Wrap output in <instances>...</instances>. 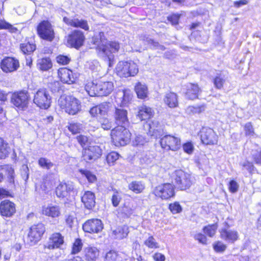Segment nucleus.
Here are the masks:
<instances>
[{"mask_svg":"<svg viewBox=\"0 0 261 261\" xmlns=\"http://www.w3.org/2000/svg\"><path fill=\"white\" fill-rule=\"evenodd\" d=\"M92 42L96 45L98 55L108 62L109 66L112 67L114 63L113 54L119 50V43L116 41H108L103 32H99L95 35L93 37Z\"/></svg>","mask_w":261,"mask_h":261,"instance_id":"nucleus-1","label":"nucleus"},{"mask_svg":"<svg viewBox=\"0 0 261 261\" xmlns=\"http://www.w3.org/2000/svg\"><path fill=\"white\" fill-rule=\"evenodd\" d=\"M85 90L90 96H103L109 95L114 90L112 82L101 79L95 82H89L85 86Z\"/></svg>","mask_w":261,"mask_h":261,"instance_id":"nucleus-2","label":"nucleus"},{"mask_svg":"<svg viewBox=\"0 0 261 261\" xmlns=\"http://www.w3.org/2000/svg\"><path fill=\"white\" fill-rule=\"evenodd\" d=\"M60 107L70 115L76 114L81 110V103L72 96H61L58 99Z\"/></svg>","mask_w":261,"mask_h":261,"instance_id":"nucleus-3","label":"nucleus"},{"mask_svg":"<svg viewBox=\"0 0 261 261\" xmlns=\"http://www.w3.org/2000/svg\"><path fill=\"white\" fill-rule=\"evenodd\" d=\"M131 134L124 126H118L111 130V136L113 143L116 146H124L129 143Z\"/></svg>","mask_w":261,"mask_h":261,"instance_id":"nucleus-4","label":"nucleus"},{"mask_svg":"<svg viewBox=\"0 0 261 261\" xmlns=\"http://www.w3.org/2000/svg\"><path fill=\"white\" fill-rule=\"evenodd\" d=\"M138 71L137 65L132 61H120L115 68L116 73L121 77L134 76L137 74Z\"/></svg>","mask_w":261,"mask_h":261,"instance_id":"nucleus-5","label":"nucleus"},{"mask_svg":"<svg viewBox=\"0 0 261 261\" xmlns=\"http://www.w3.org/2000/svg\"><path fill=\"white\" fill-rule=\"evenodd\" d=\"M173 178L177 188L181 190L189 189L195 181L194 178L182 170H177L173 174Z\"/></svg>","mask_w":261,"mask_h":261,"instance_id":"nucleus-6","label":"nucleus"},{"mask_svg":"<svg viewBox=\"0 0 261 261\" xmlns=\"http://www.w3.org/2000/svg\"><path fill=\"white\" fill-rule=\"evenodd\" d=\"M30 95L26 90L15 91L11 94V103L17 109L25 111L29 106Z\"/></svg>","mask_w":261,"mask_h":261,"instance_id":"nucleus-7","label":"nucleus"},{"mask_svg":"<svg viewBox=\"0 0 261 261\" xmlns=\"http://www.w3.org/2000/svg\"><path fill=\"white\" fill-rule=\"evenodd\" d=\"M51 97L45 88H40L34 93L33 102L42 109H47L50 106Z\"/></svg>","mask_w":261,"mask_h":261,"instance_id":"nucleus-8","label":"nucleus"},{"mask_svg":"<svg viewBox=\"0 0 261 261\" xmlns=\"http://www.w3.org/2000/svg\"><path fill=\"white\" fill-rule=\"evenodd\" d=\"M39 36L45 40L52 41L55 38V32L51 24L47 20H43L37 27Z\"/></svg>","mask_w":261,"mask_h":261,"instance_id":"nucleus-9","label":"nucleus"},{"mask_svg":"<svg viewBox=\"0 0 261 261\" xmlns=\"http://www.w3.org/2000/svg\"><path fill=\"white\" fill-rule=\"evenodd\" d=\"M160 142L162 148L167 151H176L181 147L180 138L170 135L164 136Z\"/></svg>","mask_w":261,"mask_h":261,"instance_id":"nucleus-10","label":"nucleus"},{"mask_svg":"<svg viewBox=\"0 0 261 261\" xmlns=\"http://www.w3.org/2000/svg\"><path fill=\"white\" fill-rule=\"evenodd\" d=\"M153 193L162 199H168L174 196V187L170 183L161 184L154 188Z\"/></svg>","mask_w":261,"mask_h":261,"instance_id":"nucleus-11","label":"nucleus"},{"mask_svg":"<svg viewBox=\"0 0 261 261\" xmlns=\"http://www.w3.org/2000/svg\"><path fill=\"white\" fill-rule=\"evenodd\" d=\"M85 37L83 33L79 30H74L67 37V45L71 47L79 48L84 43Z\"/></svg>","mask_w":261,"mask_h":261,"instance_id":"nucleus-12","label":"nucleus"},{"mask_svg":"<svg viewBox=\"0 0 261 261\" xmlns=\"http://www.w3.org/2000/svg\"><path fill=\"white\" fill-rule=\"evenodd\" d=\"M45 231V227L42 223H38L32 226L28 234L29 241L32 244H35L41 239Z\"/></svg>","mask_w":261,"mask_h":261,"instance_id":"nucleus-13","label":"nucleus"},{"mask_svg":"<svg viewBox=\"0 0 261 261\" xmlns=\"http://www.w3.org/2000/svg\"><path fill=\"white\" fill-rule=\"evenodd\" d=\"M202 142L206 145L216 144L218 137L215 132L211 128L203 127L200 131Z\"/></svg>","mask_w":261,"mask_h":261,"instance_id":"nucleus-14","label":"nucleus"},{"mask_svg":"<svg viewBox=\"0 0 261 261\" xmlns=\"http://www.w3.org/2000/svg\"><path fill=\"white\" fill-rule=\"evenodd\" d=\"M74 185L72 182H61L56 187V194L59 198H65L74 192Z\"/></svg>","mask_w":261,"mask_h":261,"instance_id":"nucleus-15","label":"nucleus"},{"mask_svg":"<svg viewBox=\"0 0 261 261\" xmlns=\"http://www.w3.org/2000/svg\"><path fill=\"white\" fill-rule=\"evenodd\" d=\"M103 228V224L100 220L92 219L87 220L83 225V229L89 233H98Z\"/></svg>","mask_w":261,"mask_h":261,"instance_id":"nucleus-16","label":"nucleus"},{"mask_svg":"<svg viewBox=\"0 0 261 261\" xmlns=\"http://www.w3.org/2000/svg\"><path fill=\"white\" fill-rule=\"evenodd\" d=\"M102 154V150L97 145H90L84 149L83 152L84 160L87 162L95 160Z\"/></svg>","mask_w":261,"mask_h":261,"instance_id":"nucleus-17","label":"nucleus"},{"mask_svg":"<svg viewBox=\"0 0 261 261\" xmlns=\"http://www.w3.org/2000/svg\"><path fill=\"white\" fill-rule=\"evenodd\" d=\"M19 67L18 60L14 58L6 57L1 63V67L2 70L6 73L16 71Z\"/></svg>","mask_w":261,"mask_h":261,"instance_id":"nucleus-18","label":"nucleus"},{"mask_svg":"<svg viewBox=\"0 0 261 261\" xmlns=\"http://www.w3.org/2000/svg\"><path fill=\"white\" fill-rule=\"evenodd\" d=\"M64 243L63 237L60 233H54L44 245V249H54L60 247Z\"/></svg>","mask_w":261,"mask_h":261,"instance_id":"nucleus-19","label":"nucleus"},{"mask_svg":"<svg viewBox=\"0 0 261 261\" xmlns=\"http://www.w3.org/2000/svg\"><path fill=\"white\" fill-rule=\"evenodd\" d=\"M16 212L15 204L7 200L2 201L0 203V213L3 216L10 217Z\"/></svg>","mask_w":261,"mask_h":261,"instance_id":"nucleus-20","label":"nucleus"},{"mask_svg":"<svg viewBox=\"0 0 261 261\" xmlns=\"http://www.w3.org/2000/svg\"><path fill=\"white\" fill-rule=\"evenodd\" d=\"M111 106L112 105L110 102H103L91 108L89 110V113L92 117H97L99 115H105L107 114Z\"/></svg>","mask_w":261,"mask_h":261,"instance_id":"nucleus-21","label":"nucleus"},{"mask_svg":"<svg viewBox=\"0 0 261 261\" xmlns=\"http://www.w3.org/2000/svg\"><path fill=\"white\" fill-rule=\"evenodd\" d=\"M115 122L120 126H125L128 123L127 112L122 108H115L114 114Z\"/></svg>","mask_w":261,"mask_h":261,"instance_id":"nucleus-22","label":"nucleus"},{"mask_svg":"<svg viewBox=\"0 0 261 261\" xmlns=\"http://www.w3.org/2000/svg\"><path fill=\"white\" fill-rule=\"evenodd\" d=\"M63 21L68 25L75 27L80 28L85 31L89 30V25L87 20L83 19H79L76 18H68L64 17L63 18Z\"/></svg>","mask_w":261,"mask_h":261,"instance_id":"nucleus-23","label":"nucleus"},{"mask_svg":"<svg viewBox=\"0 0 261 261\" xmlns=\"http://www.w3.org/2000/svg\"><path fill=\"white\" fill-rule=\"evenodd\" d=\"M42 212L43 215L52 218H58L61 215L60 206L52 204L43 206Z\"/></svg>","mask_w":261,"mask_h":261,"instance_id":"nucleus-24","label":"nucleus"},{"mask_svg":"<svg viewBox=\"0 0 261 261\" xmlns=\"http://www.w3.org/2000/svg\"><path fill=\"white\" fill-rule=\"evenodd\" d=\"M220 237L225 241L233 243L239 239V233L234 230L222 229Z\"/></svg>","mask_w":261,"mask_h":261,"instance_id":"nucleus-25","label":"nucleus"},{"mask_svg":"<svg viewBox=\"0 0 261 261\" xmlns=\"http://www.w3.org/2000/svg\"><path fill=\"white\" fill-rule=\"evenodd\" d=\"M58 75L63 83L71 84L74 82L72 71L69 69L60 68L58 70Z\"/></svg>","mask_w":261,"mask_h":261,"instance_id":"nucleus-26","label":"nucleus"},{"mask_svg":"<svg viewBox=\"0 0 261 261\" xmlns=\"http://www.w3.org/2000/svg\"><path fill=\"white\" fill-rule=\"evenodd\" d=\"M82 202L85 207L91 210L95 205V194L89 191H85L82 197Z\"/></svg>","mask_w":261,"mask_h":261,"instance_id":"nucleus-27","label":"nucleus"},{"mask_svg":"<svg viewBox=\"0 0 261 261\" xmlns=\"http://www.w3.org/2000/svg\"><path fill=\"white\" fill-rule=\"evenodd\" d=\"M186 97L189 99L194 100L198 98L200 90L197 84L189 83L187 85Z\"/></svg>","mask_w":261,"mask_h":261,"instance_id":"nucleus-28","label":"nucleus"},{"mask_svg":"<svg viewBox=\"0 0 261 261\" xmlns=\"http://www.w3.org/2000/svg\"><path fill=\"white\" fill-rule=\"evenodd\" d=\"M163 100L165 103L170 108L178 107V96L175 93L172 92L167 93L165 95Z\"/></svg>","mask_w":261,"mask_h":261,"instance_id":"nucleus-29","label":"nucleus"},{"mask_svg":"<svg viewBox=\"0 0 261 261\" xmlns=\"http://www.w3.org/2000/svg\"><path fill=\"white\" fill-rule=\"evenodd\" d=\"M117 102L121 105H125L131 98L129 91L126 90H119L116 95Z\"/></svg>","mask_w":261,"mask_h":261,"instance_id":"nucleus-30","label":"nucleus"},{"mask_svg":"<svg viewBox=\"0 0 261 261\" xmlns=\"http://www.w3.org/2000/svg\"><path fill=\"white\" fill-rule=\"evenodd\" d=\"M153 114V111L150 107L146 106H141L139 109L137 116L140 120H145L151 118Z\"/></svg>","mask_w":261,"mask_h":261,"instance_id":"nucleus-31","label":"nucleus"},{"mask_svg":"<svg viewBox=\"0 0 261 261\" xmlns=\"http://www.w3.org/2000/svg\"><path fill=\"white\" fill-rule=\"evenodd\" d=\"M129 233L128 227L126 225L119 226L114 230L112 236L116 239H123L126 238Z\"/></svg>","mask_w":261,"mask_h":261,"instance_id":"nucleus-32","label":"nucleus"},{"mask_svg":"<svg viewBox=\"0 0 261 261\" xmlns=\"http://www.w3.org/2000/svg\"><path fill=\"white\" fill-rule=\"evenodd\" d=\"M99 255V251L94 247H88L85 249V257L87 261H95Z\"/></svg>","mask_w":261,"mask_h":261,"instance_id":"nucleus-33","label":"nucleus"},{"mask_svg":"<svg viewBox=\"0 0 261 261\" xmlns=\"http://www.w3.org/2000/svg\"><path fill=\"white\" fill-rule=\"evenodd\" d=\"M36 48V44L33 42L25 41L20 44V49L24 54L30 55Z\"/></svg>","mask_w":261,"mask_h":261,"instance_id":"nucleus-34","label":"nucleus"},{"mask_svg":"<svg viewBox=\"0 0 261 261\" xmlns=\"http://www.w3.org/2000/svg\"><path fill=\"white\" fill-rule=\"evenodd\" d=\"M205 108L206 107L204 105L196 106H190L186 108L185 112L188 115H195L204 112Z\"/></svg>","mask_w":261,"mask_h":261,"instance_id":"nucleus-35","label":"nucleus"},{"mask_svg":"<svg viewBox=\"0 0 261 261\" xmlns=\"http://www.w3.org/2000/svg\"><path fill=\"white\" fill-rule=\"evenodd\" d=\"M135 90L139 98L143 99L147 97L148 89L145 84L140 83H138L135 86Z\"/></svg>","mask_w":261,"mask_h":261,"instance_id":"nucleus-36","label":"nucleus"},{"mask_svg":"<svg viewBox=\"0 0 261 261\" xmlns=\"http://www.w3.org/2000/svg\"><path fill=\"white\" fill-rule=\"evenodd\" d=\"M37 66L39 69L47 71L52 67V63L48 58H44L38 60Z\"/></svg>","mask_w":261,"mask_h":261,"instance_id":"nucleus-37","label":"nucleus"},{"mask_svg":"<svg viewBox=\"0 0 261 261\" xmlns=\"http://www.w3.org/2000/svg\"><path fill=\"white\" fill-rule=\"evenodd\" d=\"M10 149L8 144L0 138V159L6 158L10 153Z\"/></svg>","mask_w":261,"mask_h":261,"instance_id":"nucleus-38","label":"nucleus"},{"mask_svg":"<svg viewBox=\"0 0 261 261\" xmlns=\"http://www.w3.org/2000/svg\"><path fill=\"white\" fill-rule=\"evenodd\" d=\"M144 186L140 181H132L128 185L129 189L131 190L136 193H140L143 191L144 189Z\"/></svg>","mask_w":261,"mask_h":261,"instance_id":"nucleus-39","label":"nucleus"},{"mask_svg":"<svg viewBox=\"0 0 261 261\" xmlns=\"http://www.w3.org/2000/svg\"><path fill=\"white\" fill-rule=\"evenodd\" d=\"M7 30L11 33H16L18 32L17 28L6 21L5 20H0V30Z\"/></svg>","mask_w":261,"mask_h":261,"instance_id":"nucleus-40","label":"nucleus"},{"mask_svg":"<svg viewBox=\"0 0 261 261\" xmlns=\"http://www.w3.org/2000/svg\"><path fill=\"white\" fill-rule=\"evenodd\" d=\"M39 165L43 169L49 170L51 168L54 164L49 160L45 158H41L38 160Z\"/></svg>","mask_w":261,"mask_h":261,"instance_id":"nucleus-41","label":"nucleus"},{"mask_svg":"<svg viewBox=\"0 0 261 261\" xmlns=\"http://www.w3.org/2000/svg\"><path fill=\"white\" fill-rule=\"evenodd\" d=\"M251 155L255 163L261 165V148L252 149Z\"/></svg>","mask_w":261,"mask_h":261,"instance_id":"nucleus-42","label":"nucleus"},{"mask_svg":"<svg viewBox=\"0 0 261 261\" xmlns=\"http://www.w3.org/2000/svg\"><path fill=\"white\" fill-rule=\"evenodd\" d=\"M119 155L116 152H111L109 153L107 156V162L108 164L110 165H113L116 161H117L119 158Z\"/></svg>","mask_w":261,"mask_h":261,"instance_id":"nucleus-43","label":"nucleus"},{"mask_svg":"<svg viewBox=\"0 0 261 261\" xmlns=\"http://www.w3.org/2000/svg\"><path fill=\"white\" fill-rule=\"evenodd\" d=\"M144 244L149 248H158L159 245L153 236H150L144 242Z\"/></svg>","mask_w":261,"mask_h":261,"instance_id":"nucleus-44","label":"nucleus"},{"mask_svg":"<svg viewBox=\"0 0 261 261\" xmlns=\"http://www.w3.org/2000/svg\"><path fill=\"white\" fill-rule=\"evenodd\" d=\"M83 243L82 240L80 239H76L72 246L71 253L73 254L78 253L81 251Z\"/></svg>","mask_w":261,"mask_h":261,"instance_id":"nucleus-45","label":"nucleus"},{"mask_svg":"<svg viewBox=\"0 0 261 261\" xmlns=\"http://www.w3.org/2000/svg\"><path fill=\"white\" fill-rule=\"evenodd\" d=\"M68 128L69 130L73 134L80 133L83 129L82 124L78 123H71Z\"/></svg>","mask_w":261,"mask_h":261,"instance_id":"nucleus-46","label":"nucleus"},{"mask_svg":"<svg viewBox=\"0 0 261 261\" xmlns=\"http://www.w3.org/2000/svg\"><path fill=\"white\" fill-rule=\"evenodd\" d=\"M224 82L225 79L221 75L216 76L214 79L215 87L218 89H220L223 87Z\"/></svg>","mask_w":261,"mask_h":261,"instance_id":"nucleus-47","label":"nucleus"},{"mask_svg":"<svg viewBox=\"0 0 261 261\" xmlns=\"http://www.w3.org/2000/svg\"><path fill=\"white\" fill-rule=\"evenodd\" d=\"M216 229L217 228L215 225H212L205 226L203 230L204 233L210 237H212L215 234Z\"/></svg>","mask_w":261,"mask_h":261,"instance_id":"nucleus-48","label":"nucleus"},{"mask_svg":"<svg viewBox=\"0 0 261 261\" xmlns=\"http://www.w3.org/2000/svg\"><path fill=\"white\" fill-rule=\"evenodd\" d=\"M81 173L84 175L88 180L90 182H93L96 180V176L93 174L91 172L86 170L81 169L80 170Z\"/></svg>","mask_w":261,"mask_h":261,"instance_id":"nucleus-49","label":"nucleus"},{"mask_svg":"<svg viewBox=\"0 0 261 261\" xmlns=\"http://www.w3.org/2000/svg\"><path fill=\"white\" fill-rule=\"evenodd\" d=\"M213 248L215 251L222 252L226 249V246L222 242L218 241L213 244Z\"/></svg>","mask_w":261,"mask_h":261,"instance_id":"nucleus-50","label":"nucleus"},{"mask_svg":"<svg viewBox=\"0 0 261 261\" xmlns=\"http://www.w3.org/2000/svg\"><path fill=\"white\" fill-rule=\"evenodd\" d=\"M159 124V122L157 121H153L149 124V133H152V136H157L156 135H155V131L159 132L161 130V128L158 127Z\"/></svg>","mask_w":261,"mask_h":261,"instance_id":"nucleus-51","label":"nucleus"},{"mask_svg":"<svg viewBox=\"0 0 261 261\" xmlns=\"http://www.w3.org/2000/svg\"><path fill=\"white\" fill-rule=\"evenodd\" d=\"M101 127L105 130H109L112 127V123L107 118H101L99 120Z\"/></svg>","mask_w":261,"mask_h":261,"instance_id":"nucleus-52","label":"nucleus"},{"mask_svg":"<svg viewBox=\"0 0 261 261\" xmlns=\"http://www.w3.org/2000/svg\"><path fill=\"white\" fill-rule=\"evenodd\" d=\"M244 129L246 136L252 137L254 135L253 127L250 122H248L245 124Z\"/></svg>","mask_w":261,"mask_h":261,"instance_id":"nucleus-53","label":"nucleus"},{"mask_svg":"<svg viewBox=\"0 0 261 261\" xmlns=\"http://www.w3.org/2000/svg\"><path fill=\"white\" fill-rule=\"evenodd\" d=\"M169 209L173 214L180 213L181 210V207L178 202H174L169 205Z\"/></svg>","mask_w":261,"mask_h":261,"instance_id":"nucleus-54","label":"nucleus"},{"mask_svg":"<svg viewBox=\"0 0 261 261\" xmlns=\"http://www.w3.org/2000/svg\"><path fill=\"white\" fill-rule=\"evenodd\" d=\"M147 142L145 138L141 135H138L136 137L133 144L136 146L143 145Z\"/></svg>","mask_w":261,"mask_h":261,"instance_id":"nucleus-55","label":"nucleus"},{"mask_svg":"<svg viewBox=\"0 0 261 261\" xmlns=\"http://www.w3.org/2000/svg\"><path fill=\"white\" fill-rule=\"evenodd\" d=\"M117 257V253L114 251H110L105 256V261H116Z\"/></svg>","mask_w":261,"mask_h":261,"instance_id":"nucleus-56","label":"nucleus"},{"mask_svg":"<svg viewBox=\"0 0 261 261\" xmlns=\"http://www.w3.org/2000/svg\"><path fill=\"white\" fill-rule=\"evenodd\" d=\"M57 62L60 64L63 65H66L69 63L70 61V58L68 56H64V55H59L57 58Z\"/></svg>","mask_w":261,"mask_h":261,"instance_id":"nucleus-57","label":"nucleus"},{"mask_svg":"<svg viewBox=\"0 0 261 261\" xmlns=\"http://www.w3.org/2000/svg\"><path fill=\"white\" fill-rule=\"evenodd\" d=\"M148 44L150 45L151 47H152L154 49H159L162 50H164L165 49V47L162 45L159 44V43L157 42L154 41L152 39H149L147 40Z\"/></svg>","mask_w":261,"mask_h":261,"instance_id":"nucleus-58","label":"nucleus"},{"mask_svg":"<svg viewBox=\"0 0 261 261\" xmlns=\"http://www.w3.org/2000/svg\"><path fill=\"white\" fill-rule=\"evenodd\" d=\"M194 239L198 241L199 243L203 244L206 245V242H207V238L203 234L201 233H198L196 234L194 236Z\"/></svg>","mask_w":261,"mask_h":261,"instance_id":"nucleus-59","label":"nucleus"},{"mask_svg":"<svg viewBox=\"0 0 261 261\" xmlns=\"http://www.w3.org/2000/svg\"><path fill=\"white\" fill-rule=\"evenodd\" d=\"M182 148L184 151L188 154L192 153L194 150V146L191 142L185 143L182 146Z\"/></svg>","mask_w":261,"mask_h":261,"instance_id":"nucleus-60","label":"nucleus"},{"mask_svg":"<svg viewBox=\"0 0 261 261\" xmlns=\"http://www.w3.org/2000/svg\"><path fill=\"white\" fill-rule=\"evenodd\" d=\"M121 197L118 192H115L112 196V202L114 206H117L120 201Z\"/></svg>","mask_w":261,"mask_h":261,"instance_id":"nucleus-61","label":"nucleus"},{"mask_svg":"<svg viewBox=\"0 0 261 261\" xmlns=\"http://www.w3.org/2000/svg\"><path fill=\"white\" fill-rule=\"evenodd\" d=\"M180 15L174 14L168 17V19L172 24H177L178 23Z\"/></svg>","mask_w":261,"mask_h":261,"instance_id":"nucleus-62","label":"nucleus"},{"mask_svg":"<svg viewBox=\"0 0 261 261\" xmlns=\"http://www.w3.org/2000/svg\"><path fill=\"white\" fill-rule=\"evenodd\" d=\"M238 188L239 185L236 181L232 180L229 182V189L230 192L235 193L238 191Z\"/></svg>","mask_w":261,"mask_h":261,"instance_id":"nucleus-63","label":"nucleus"},{"mask_svg":"<svg viewBox=\"0 0 261 261\" xmlns=\"http://www.w3.org/2000/svg\"><path fill=\"white\" fill-rule=\"evenodd\" d=\"M76 138L79 143L83 147L87 144L88 141V138L84 135H80L77 136Z\"/></svg>","mask_w":261,"mask_h":261,"instance_id":"nucleus-64","label":"nucleus"}]
</instances>
